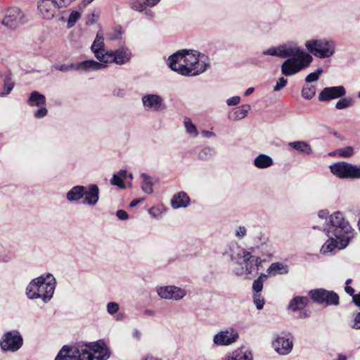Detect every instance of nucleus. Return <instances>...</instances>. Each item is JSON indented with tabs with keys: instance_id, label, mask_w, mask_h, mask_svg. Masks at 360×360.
Returning <instances> with one entry per match:
<instances>
[{
	"instance_id": "obj_52",
	"label": "nucleus",
	"mask_w": 360,
	"mask_h": 360,
	"mask_svg": "<svg viewBox=\"0 0 360 360\" xmlns=\"http://www.w3.org/2000/svg\"><path fill=\"white\" fill-rule=\"evenodd\" d=\"M106 307L108 313L110 315L116 314L120 309L119 304L115 302H110L108 303Z\"/></svg>"
},
{
	"instance_id": "obj_16",
	"label": "nucleus",
	"mask_w": 360,
	"mask_h": 360,
	"mask_svg": "<svg viewBox=\"0 0 360 360\" xmlns=\"http://www.w3.org/2000/svg\"><path fill=\"white\" fill-rule=\"evenodd\" d=\"M131 58L130 49L126 46H122L115 51H110V63L117 65H123L128 63Z\"/></svg>"
},
{
	"instance_id": "obj_42",
	"label": "nucleus",
	"mask_w": 360,
	"mask_h": 360,
	"mask_svg": "<svg viewBox=\"0 0 360 360\" xmlns=\"http://www.w3.org/2000/svg\"><path fill=\"white\" fill-rule=\"evenodd\" d=\"M124 32L120 25H117L115 27L113 31L108 34V38L111 41L119 40L122 39V36Z\"/></svg>"
},
{
	"instance_id": "obj_28",
	"label": "nucleus",
	"mask_w": 360,
	"mask_h": 360,
	"mask_svg": "<svg viewBox=\"0 0 360 360\" xmlns=\"http://www.w3.org/2000/svg\"><path fill=\"white\" fill-rule=\"evenodd\" d=\"M226 360H252V354L244 348H239L233 351Z\"/></svg>"
},
{
	"instance_id": "obj_25",
	"label": "nucleus",
	"mask_w": 360,
	"mask_h": 360,
	"mask_svg": "<svg viewBox=\"0 0 360 360\" xmlns=\"http://www.w3.org/2000/svg\"><path fill=\"white\" fill-rule=\"evenodd\" d=\"M245 252L248 251L234 244L229 246V252H226V254L229 255L231 261H236L239 263L241 259L243 260V255Z\"/></svg>"
},
{
	"instance_id": "obj_11",
	"label": "nucleus",
	"mask_w": 360,
	"mask_h": 360,
	"mask_svg": "<svg viewBox=\"0 0 360 360\" xmlns=\"http://www.w3.org/2000/svg\"><path fill=\"white\" fill-rule=\"evenodd\" d=\"M27 104L30 106H36L39 108L35 111L34 117L37 119H41L46 116L48 113L47 109L45 108L46 97L37 91H32L27 100Z\"/></svg>"
},
{
	"instance_id": "obj_10",
	"label": "nucleus",
	"mask_w": 360,
	"mask_h": 360,
	"mask_svg": "<svg viewBox=\"0 0 360 360\" xmlns=\"http://www.w3.org/2000/svg\"><path fill=\"white\" fill-rule=\"evenodd\" d=\"M262 260L259 257L252 255L250 252H244L243 263L244 268H241L238 271H235L237 276H242L244 272L247 274H251L253 272L257 273L259 266L261 265Z\"/></svg>"
},
{
	"instance_id": "obj_55",
	"label": "nucleus",
	"mask_w": 360,
	"mask_h": 360,
	"mask_svg": "<svg viewBox=\"0 0 360 360\" xmlns=\"http://www.w3.org/2000/svg\"><path fill=\"white\" fill-rule=\"evenodd\" d=\"M287 83H288V79H285L283 77H280L278 79V81L276 82V84L274 86V91H280L281 89H283V87L285 86Z\"/></svg>"
},
{
	"instance_id": "obj_6",
	"label": "nucleus",
	"mask_w": 360,
	"mask_h": 360,
	"mask_svg": "<svg viewBox=\"0 0 360 360\" xmlns=\"http://www.w3.org/2000/svg\"><path fill=\"white\" fill-rule=\"evenodd\" d=\"M312 60L313 58L310 54H304V57L302 58H288L281 64V73L285 77L295 75L307 68Z\"/></svg>"
},
{
	"instance_id": "obj_49",
	"label": "nucleus",
	"mask_w": 360,
	"mask_h": 360,
	"mask_svg": "<svg viewBox=\"0 0 360 360\" xmlns=\"http://www.w3.org/2000/svg\"><path fill=\"white\" fill-rule=\"evenodd\" d=\"M56 70H58L60 72H66L72 70H76L77 63H69V64H63V65H56L53 66Z\"/></svg>"
},
{
	"instance_id": "obj_23",
	"label": "nucleus",
	"mask_w": 360,
	"mask_h": 360,
	"mask_svg": "<svg viewBox=\"0 0 360 360\" xmlns=\"http://www.w3.org/2000/svg\"><path fill=\"white\" fill-rule=\"evenodd\" d=\"M190 198L184 191L175 194L171 200V205L174 209L186 207L190 204Z\"/></svg>"
},
{
	"instance_id": "obj_39",
	"label": "nucleus",
	"mask_w": 360,
	"mask_h": 360,
	"mask_svg": "<svg viewBox=\"0 0 360 360\" xmlns=\"http://www.w3.org/2000/svg\"><path fill=\"white\" fill-rule=\"evenodd\" d=\"M354 101L351 97L341 98L335 104V108L338 110H342L352 106Z\"/></svg>"
},
{
	"instance_id": "obj_27",
	"label": "nucleus",
	"mask_w": 360,
	"mask_h": 360,
	"mask_svg": "<svg viewBox=\"0 0 360 360\" xmlns=\"http://www.w3.org/2000/svg\"><path fill=\"white\" fill-rule=\"evenodd\" d=\"M288 146L305 155H311L312 149L311 146L303 141H297L288 143Z\"/></svg>"
},
{
	"instance_id": "obj_44",
	"label": "nucleus",
	"mask_w": 360,
	"mask_h": 360,
	"mask_svg": "<svg viewBox=\"0 0 360 360\" xmlns=\"http://www.w3.org/2000/svg\"><path fill=\"white\" fill-rule=\"evenodd\" d=\"M349 179H360V166L349 163Z\"/></svg>"
},
{
	"instance_id": "obj_12",
	"label": "nucleus",
	"mask_w": 360,
	"mask_h": 360,
	"mask_svg": "<svg viewBox=\"0 0 360 360\" xmlns=\"http://www.w3.org/2000/svg\"><path fill=\"white\" fill-rule=\"evenodd\" d=\"M38 10L42 18L51 20L60 13L56 0H41L38 2Z\"/></svg>"
},
{
	"instance_id": "obj_29",
	"label": "nucleus",
	"mask_w": 360,
	"mask_h": 360,
	"mask_svg": "<svg viewBox=\"0 0 360 360\" xmlns=\"http://www.w3.org/2000/svg\"><path fill=\"white\" fill-rule=\"evenodd\" d=\"M336 248L339 250L342 249L340 248L339 240H338L337 238H335L334 236H330L329 239L323 245L321 252L326 255L333 252Z\"/></svg>"
},
{
	"instance_id": "obj_34",
	"label": "nucleus",
	"mask_w": 360,
	"mask_h": 360,
	"mask_svg": "<svg viewBox=\"0 0 360 360\" xmlns=\"http://www.w3.org/2000/svg\"><path fill=\"white\" fill-rule=\"evenodd\" d=\"M15 83L10 75H6L4 79V90L0 93V96L4 97L8 95L13 90Z\"/></svg>"
},
{
	"instance_id": "obj_36",
	"label": "nucleus",
	"mask_w": 360,
	"mask_h": 360,
	"mask_svg": "<svg viewBox=\"0 0 360 360\" xmlns=\"http://www.w3.org/2000/svg\"><path fill=\"white\" fill-rule=\"evenodd\" d=\"M267 277L266 274H262L257 279L254 281L252 283L253 293H261L263 289L264 282L266 280Z\"/></svg>"
},
{
	"instance_id": "obj_46",
	"label": "nucleus",
	"mask_w": 360,
	"mask_h": 360,
	"mask_svg": "<svg viewBox=\"0 0 360 360\" xmlns=\"http://www.w3.org/2000/svg\"><path fill=\"white\" fill-rule=\"evenodd\" d=\"M252 297L256 308L259 310L262 309L264 304V298L262 295V293H253Z\"/></svg>"
},
{
	"instance_id": "obj_15",
	"label": "nucleus",
	"mask_w": 360,
	"mask_h": 360,
	"mask_svg": "<svg viewBox=\"0 0 360 360\" xmlns=\"http://www.w3.org/2000/svg\"><path fill=\"white\" fill-rule=\"evenodd\" d=\"M281 58H302L304 54H309L299 46L293 44H282L279 46Z\"/></svg>"
},
{
	"instance_id": "obj_51",
	"label": "nucleus",
	"mask_w": 360,
	"mask_h": 360,
	"mask_svg": "<svg viewBox=\"0 0 360 360\" xmlns=\"http://www.w3.org/2000/svg\"><path fill=\"white\" fill-rule=\"evenodd\" d=\"M262 54L264 56H276L281 58V53H280V47H271L262 52Z\"/></svg>"
},
{
	"instance_id": "obj_43",
	"label": "nucleus",
	"mask_w": 360,
	"mask_h": 360,
	"mask_svg": "<svg viewBox=\"0 0 360 360\" xmlns=\"http://www.w3.org/2000/svg\"><path fill=\"white\" fill-rule=\"evenodd\" d=\"M336 153L341 158H348L354 155V148L352 146H346L338 149Z\"/></svg>"
},
{
	"instance_id": "obj_22",
	"label": "nucleus",
	"mask_w": 360,
	"mask_h": 360,
	"mask_svg": "<svg viewBox=\"0 0 360 360\" xmlns=\"http://www.w3.org/2000/svg\"><path fill=\"white\" fill-rule=\"evenodd\" d=\"M107 65L100 63L94 60H86L77 63L76 71L88 72L91 70H98L104 69Z\"/></svg>"
},
{
	"instance_id": "obj_60",
	"label": "nucleus",
	"mask_w": 360,
	"mask_h": 360,
	"mask_svg": "<svg viewBox=\"0 0 360 360\" xmlns=\"http://www.w3.org/2000/svg\"><path fill=\"white\" fill-rule=\"evenodd\" d=\"M112 94L114 96L122 98L125 96V91L122 89H115L113 90Z\"/></svg>"
},
{
	"instance_id": "obj_2",
	"label": "nucleus",
	"mask_w": 360,
	"mask_h": 360,
	"mask_svg": "<svg viewBox=\"0 0 360 360\" xmlns=\"http://www.w3.org/2000/svg\"><path fill=\"white\" fill-rule=\"evenodd\" d=\"M110 352L103 342L91 343L89 345H64L54 360H107Z\"/></svg>"
},
{
	"instance_id": "obj_48",
	"label": "nucleus",
	"mask_w": 360,
	"mask_h": 360,
	"mask_svg": "<svg viewBox=\"0 0 360 360\" xmlns=\"http://www.w3.org/2000/svg\"><path fill=\"white\" fill-rule=\"evenodd\" d=\"M323 69L318 68L314 72L309 73L305 77V82L307 83H311L317 81L319 78V76L323 73Z\"/></svg>"
},
{
	"instance_id": "obj_57",
	"label": "nucleus",
	"mask_w": 360,
	"mask_h": 360,
	"mask_svg": "<svg viewBox=\"0 0 360 360\" xmlns=\"http://www.w3.org/2000/svg\"><path fill=\"white\" fill-rule=\"evenodd\" d=\"M240 97L236 96L226 100V104L229 106L236 105L240 103Z\"/></svg>"
},
{
	"instance_id": "obj_41",
	"label": "nucleus",
	"mask_w": 360,
	"mask_h": 360,
	"mask_svg": "<svg viewBox=\"0 0 360 360\" xmlns=\"http://www.w3.org/2000/svg\"><path fill=\"white\" fill-rule=\"evenodd\" d=\"M316 94V88L314 86H304L302 89V96L307 100L311 99Z\"/></svg>"
},
{
	"instance_id": "obj_53",
	"label": "nucleus",
	"mask_w": 360,
	"mask_h": 360,
	"mask_svg": "<svg viewBox=\"0 0 360 360\" xmlns=\"http://www.w3.org/2000/svg\"><path fill=\"white\" fill-rule=\"evenodd\" d=\"M110 183L112 185L116 186L120 188H125L124 183L122 181V179H121L117 174H115L112 176V177L110 180Z\"/></svg>"
},
{
	"instance_id": "obj_47",
	"label": "nucleus",
	"mask_w": 360,
	"mask_h": 360,
	"mask_svg": "<svg viewBox=\"0 0 360 360\" xmlns=\"http://www.w3.org/2000/svg\"><path fill=\"white\" fill-rule=\"evenodd\" d=\"M146 6H146V4H145L144 0H143V3L141 2L140 0H132L130 2V8L132 10H134L136 11L142 12V11H145Z\"/></svg>"
},
{
	"instance_id": "obj_18",
	"label": "nucleus",
	"mask_w": 360,
	"mask_h": 360,
	"mask_svg": "<svg viewBox=\"0 0 360 360\" xmlns=\"http://www.w3.org/2000/svg\"><path fill=\"white\" fill-rule=\"evenodd\" d=\"M272 345L278 354L285 355L291 352L293 343L288 338L278 336L272 342Z\"/></svg>"
},
{
	"instance_id": "obj_59",
	"label": "nucleus",
	"mask_w": 360,
	"mask_h": 360,
	"mask_svg": "<svg viewBox=\"0 0 360 360\" xmlns=\"http://www.w3.org/2000/svg\"><path fill=\"white\" fill-rule=\"evenodd\" d=\"M117 174L119 176V177L121 179H122L123 182H124V180H125L127 176H129L131 179H132V174H128L127 170H125V169L120 170Z\"/></svg>"
},
{
	"instance_id": "obj_40",
	"label": "nucleus",
	"mask_w": 360,
	"mask_h": 360,
	"mask_svg": "<svg viewBox=\"0 0 360 360\" xmlns=\"http://www.w3.org/2000/svg\"><path fill=\"white\" fill-rule=\"evenodd\" d=\"M349 326L355 330H360V311H354L348 322Z\"/></svg>"
},
{
	"instance_id": "obj_58",
	"label": "nucleus",
	"mask_w": 360,
	"mask_h": 360,
	"mask_svg": "<svg viewBox=\"0 0 360 360\" xmlns=\"http://www.w3.org/2000/svg\"><path fill=\"white\" fill-rule=\"evenodd\" d=\"M116 216L120 220H127L129 218L128 213L123 210H117L116 212Z\"/></svg>"
},
{
	"instance_id": "obj_31",
	"label": "nucleus",
	"mask_w": 360,
	"mask_h": 360,
	"mask_svg": "<svg viewBox=\"0 0 360 360\" xmlns=\"http://www.w3.org/2000/svg\"><path fill=\"white\" fill-rule=\"evenodd\" d=\"M143 179L141 184V188L143 191L146 194H151L153 192V178L145 173H142L141 175Z\"/></svg>"
},
{
	"instance_id": "obj_64",
	"label": "nucleus",
	"mask_w": 360,
	"mask_h": 360,
	"mask_svg": "<svg viewBox=\"0 0 360 360\" xmlns=\"http://www.w3.org/2000/svg\"><path fill=\"white\" fill-rule=\"evenodd\" d=\"M142 360H162L160 358L153 356L152 354H147L145 356Z\"/></svg>"
},
{
	"instance_id": "obj_20",
	"label": "nucleus",
	"mask_w": 360,
	"mask_h": 360,
	"mask_svg": "<svg viewBox=\"0 0 360 360\" xmlns=\"http://www.w3.org/2000/svg\"><path fill=\"white\" fill-rule=\"evenodd\" d=\"M331 173L340 179H349V163L338 162L330 166Z\"/></svg>"
},
{
	"instance_id": "obj_45",
	"label": "nucleus",
	"mask_w": 360,
	"mask_h": 360,
	"mask_svg": "<svg viewBox=\"0 0 360 360\" xmlns=\"http://www.w3.org/2000/svg\"><path fill=\"white\" fill-rule=\"evenodd\" d=\"M104 38L102 35H100L98 33L97 34L95 40L94 41L91 49V50H96V49H104Z\"/></svg>"
},
{
	"instance_id": "obj_35",
	"label": "nucleus",
	"mask_w": 360,
	"mask_h": 360,
	"mask_svg": "<svg viewBox=\"0 0 360 360\" xmlns=\"http://www.w3.org/2000/svg\"><path fill=\"white\" fill-rule=\"evenodd\" d=\"M250 105H242L239 108L235 109L233 112V120H240L245 117L248 115V111L250 110Z\"/></svg>"
},
{
	"instance_id": "obj_61",
	"label": "nucleus",
	"mask_w": 360,
	"mask_h": 360,
	"mask_svg": "<svg viewBox=\"0 0 360 360\" xmlns=\"http://www.w3.org/2000/svg\"><path fill=\"white\" fill-rule=\"evenodd\" d=\"M145 4L148 7H153L158 4L160 0H144Z\"/></svg>"
},
{
	"instance_id": "obj_1",
	"label": "nucleus",
	"mask_w": 360,
	"mask_h": 360,
	"mask_svg": "<svg viewBox=\"0 0 360 360\" xmlns=\"http://www.w3.org/2000/svg\"><path fill=\"white\" fill-rule=\"evenodd\" d=\"M204 55L193 50L183 49L168 58V66L173 71L184 76H196L204 72L210 66L202 60Z\"/></svg>"
},
{
	"instance_id": "obj_14",
	"label": "nucleus",
	"mask_w": 360,
	"mask_h": 360,
	"mask_svg": "<svg viewBox=\"0 0 360 360\" xmlns=\"http://www.w3.org/2000/svg\"><path fill=\"white\" fill-rule=\"evenodd\" d=\"M346 94V90L343 86L325 87L319 95L320 101H329L343 97Z\"/></svg>"
},
{
	"instance_id": "obj_63",
	"label": "nucleus",
	"mask_w": 360,
	"mask_h": 360,
	"mask_svg": "<svg viewBox=\"0 0 360 360\" xmlns=\"http://www.w3.org/2000/svg\"><path fill=\"white\" fill-rule=\"evenodd\" d=\"M353 302L356 306L360 307V292L356 295L353 296Z\"/></svg>"
},
{
	"instance_id": "obj_50",
	"label": "nucleus",
	"mask_w": 360,
	"mask_h": 360,
	"mask_svg": "<svg viewBox=\"0 0 360 360\" xmlns=\"http://www.w3.org/2000/svg\"><path fill=\"white\" fill-rule=\"evenodd\" d=\"M81 15L78 11H73L70 13L68 20V27H72L79 19Z\"/></svg>"
},
{
	"instance_id": "obj_26",
	"label": "nucleus",
	"mask_w": 360,
	"mask_h": 360,
	"mask_svg": "<svg viewBox=\"0 0 360 360\" xmlns=\"http://www.w3.org/2000/svg\"><path fill=\"white\" fill-rule=\"evenodd\" d=\"M273 159L268 155L259 154L254 160V165L259 169H266L273 165Z\"/></svg>"
},
{
	"instance_id": "obj_54",
	"label": "nucleus",
	"mask_w": 360,
	"mask_h": 360,
	"mask_svg": "<svg viewBox=\"0 0 360 360\" xmlns=\"http://www.w3.org/2000/svg\"><path fill=\"white\" fill-rule=\"evenodd\" d=\"M248 230L245 226H239L234 232V235L239 239L243 238L247 235Z\"/></svg>"
},
{
	"instance_id": "obj_13",
	"label": "nucleus",
	"mask_w": 360,
	"mask_h": 360,
	"mask_svg": "<svg viewBox=\"0 0 360 360\" xmlns=\"http://www.w3.org/2000/svg\"><path fill=\"white\" fill-rule=\"evenodd\" d=\"M157 292L161 298L175 300L182 299L186 294L184 289L174 285L160 287L158 288Z\"/></svg>"
},
{
	"instance_id": "obj_21",
	"label": "nucleus",
	"mask_w": 360,
	"mask_h": 360,
	"mask_svg": "<svg viewBox=\"0 0 360 360\" xmlns=\"http://www.w3.org/2000/svg\"><path fill=\"white\" fill-rule=\"evenodd\" d=\"M84 203L90 206H94L99 200V188L97 185L91 184L88 189L85 188Z\"/></svg>"
},
{
	"instance_id": "obj_24",
	"label": "nucleus",
	"mask_w": 360,
	"mask_h": 360,
	"mask_svg": "<svg viewBox=\"0 0 360 360\" xmlns=\"http://www.w3.org/2000/svg\"><path fill=\"white\" fill-rule=\"evenodd\" d=\"M85 194V186H73L66 194L67 200L70 202L78 201L84 198Z\"/></svg>"
},
{
	"instance_id": "obj_9",
	"label": "nucleus",
	"mask_w": 360,
	"mask_h": 360,
	"mask_svg": "<svg viewBox=\"0 0 360 360\" xmlns=\"http://www.w3.org/2000/svg\"><path fill=\"white\" fill-rule=\"evenodd\" d=\"M25 22L24 15L21 10L17 7H13L6 11L1 23L8 28L13 29L22 25Z\"/></svg>"
},
{
	"instance_id": "obj_5",
	"label": "nucleus",
	"mask_w": 360,
	"mask_h": 360,
	"mask_svg": "<svg viewBox=\"0 0 360 360\" xmlns=\"http://www.w3.org/2000/svg\"><path fill=\"white\" fill-rule=\"evenodd\" d=\"M305 46L309 53L321 59L330 58L335 52V41L326 38L310 39L305 43Z\"/></svg>"
},
{
	"instance_id": "obj_7",
	"label": "nucleus",
	"mask_w": 360,
	"mask_h": 360,
	"mask_svg": "<svg viewBox=\"0 0 360 360\" xmlns=\"http://www.w3.org/2000/svg\"><path fill=\"white\" fill-rule=\"evenodd\" d=\"M309 296L314 302L319 304L337 306L340 303V298L336 292L323 288L311 290L309 292Z\"/></svg>"
},
{
	"instance_id": "obj_3",
	"label": "nucleus",
	"mask_w": 360,
	"mask_h": 360,
	"mask_svg": "<svg viewBox=\"0 0 360 360\" xmlns=\"http://www.w3.org/2000/svg\"><path fill=\"white\" fill-rule=\"evenodd\" d=\"M323 231L328 237L334 236L339 240L340 248H345L354 236V229L345 220L343 214L339 211L330 216L328 223Z\"/></svg>"
},
{
	"instance_id": "obj_37",
	"label": "nucleus",
	"mask_w": 360,
	"mask_h": 360,
	"mask_svg": "<svg viewBox=\"0 0 360 360\" xmlns=\"http://www.w3.org/2000/svg\"><path fill=\"white\" fill-rule=\"evenodd\" d=\"M184 123L186 132L192 137H197L198 131L195 125L191 122V119L186 117L184 120Z\"/></svg>"
},
{
	"instance_id": "obj_4",
	"label": "nucleus",
	"mask_w": 360,
	"mask_h": 360,
	"mask_svg": "<svg viewBox=\"0 0 360 360\" xmlns=\"http://www.w3.org/2000/svg\"><path fill=\"white\" fill-rule=\"evenodd\" d=\"M56 285V278L51 274H43L29 283L26 288V295L29 299L41 298L46 303L52 298Z\"/></svg>"
},
{
	"instance_id": "obj_30",
	"label": "nucleus",
	"mask_w": 360,
	"mask_h": 360,
	"mask_svg": "<svg viewBox=\"0 0 360 360\" xmlns=\"http://www.w3.org/2000/svg\"><path fill=\"white\" fill-rule=\"evenodd\" d=\"M308 304V299L306 297L297 296L291 300L289 303L288 308L295 311L297 310L303 309Z\"/></svg>"
},
{
	"instance_id": "obj_19",
	"label": "nucleus",
	"mask_w": 360,
	"mask_h": 360,
	"mask_svg": "<svg viewBox=\"0 0 360 360\" xmlns=\"http://www.w3.org/2000/svg\"><path fill=\"white\" fill-rule=\"evenodd\" d=\"M238 338L236 333L221 331L214 336L213 342L217 345H229L236 342Z\"/></svg>"
},
{
	"instance_id": "obj_32",
	"label": "nucleus",
	"mask_w": 360,
	"mask_h": 360,
	"mask_svg": "<svg viewBox=\"0 0 360 360\" xmlns=\"http://www.w3.org/2000/svg\"><path fill=\"white\" fill-rule=\"evenodd\" d=\"M289 271L288 266L281 262L272 263L267 269L269 274L272 272L277 273L279 274H287Z\"/></svg>"
},
{
	"instance_id": "obj_62",
	"label": "nucleus",
	"mask_w": 360,
	"mask_h": 360,
	"mask_svg": "<svg viewBox=\"0 0 360 360\" xmlns=\"http://www.w3.org/2000/svg\"><path fill=\"white\" fill-rule=\"evenodd\" d=\"M345 290L347 294L351 295L352 297L354 295H356V294H354V289L349 285H346L345 287Z\"/></svg>"
},
{
	"instance_id": "obj_17",
	"label": "nucleus",
	"mask_w": 360,
	"mask_h": 360,
	"mask_svg": "<svg viewBox=\"0 0 360 360\" xmlns=\"http://www.w3.org/2000/svg\"><path fill=\"white\" fill-rule=\"evenodd\" d=\"M142 103L146 110L158 112L163 105L162 98L158 94H146L142 98Z\"/></svg>"
},
{
	"instance_id": "obj_38",
	"label": "nucleus",
	"mask_w": 360,
	"mask_h": 360,
	"mask_svg": "<svg viewBox=\"0 0 360 360\" xmlns=\"http://www.w3.org/2000/svg\"><path fill=\"white\" fill-rule=\"evenodd\" d=\"M216 151L214 148L205 146L203 147L198 153V158L202 160H207L211 158Z\"/></svg>"
},
{
	"instance_id": "obj_33",
	"label": "nucleus",
	"mask_w": 360,
	"mask_h": 360,
	"mask_svg": "<svg viewBox=\"0 0 360 360\" xmlns=\"http://www.w3.org/2000/svg\"><path fill=\"white\" fill-rule=\"evenodd\" d=\"M98 63L107 65L110 63V51H105V49L91 50Z\"/></svg>"
},
{
	"instance_id": "obj_56",
	"label": "nucleus",
	"mask_w": 360,
	"mask_h": 360,
	"mask_svg": "<svg viewBox=\"0 0 360 360\" xmlns=\"http://www.w3.org/2000/svg\"><path fill=\"white\" fill-rule=\"evenodd\" d=\"M75 0H56L59 10L68 7Z\"/></svg>"
},
{
	"instance_id": "obj_8",
	"label": "nucleus",
	"mask_w": 360,
	"mask_h": 360,
	"mask_svg": "<svg viewBox=\"0 0 360 360\" xmlns=\"http://www.w3.org/2000/svg\"><path fill=\"white\" fill-rule=\"evenodd\" d=\"M22 344V337L18 330L5 333L0 340V347L4 352H15L20 349Z\"/></svg>"
}]
</instances>
